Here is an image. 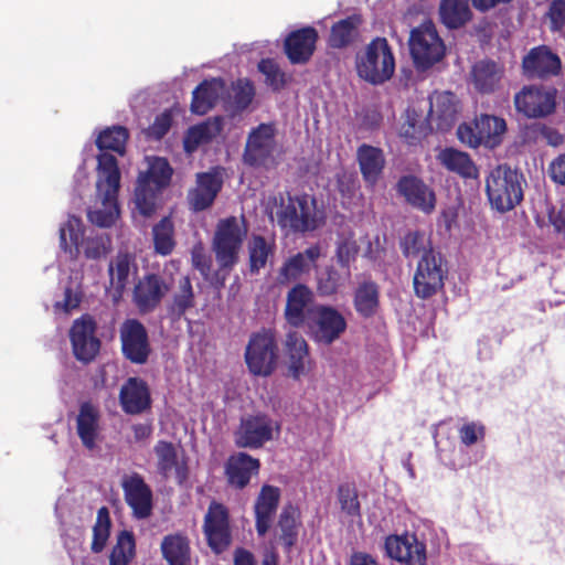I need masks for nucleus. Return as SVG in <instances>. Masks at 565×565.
<instances>
[{
    "label": "nucleus",
    "instance_id": "nucleus-1",
    "mask_svg": "<svg viewBox=\"0 0 565 565\" xmlns=\"http://www.w3.org/2000/svg\"><path fill=\"white\" fill-rule=\"evenodd\" d=\"M486 195L491 210L505 214L524 200L527 186L523 171L504 162L492 168L486 177Z\"/></svg>",
    "mask_w": 565,
    "mask_h": 565
},
{
    "label": "nucleus",
    "instance_id": "nucleus-2",
    "mask_svg": "<svg viewBox=\"0 0 565 565\" xmlns=\"http://www.w3.org/2000/svg\"><path fill=\"white\" fill-rule=\"evenodd\" d=\"M120 171L114 156L106 154L98 159V180L96 195L102 200L104 209H88V221L100 227H111L119 216L118 193L120 188Z\"/></svg>",
    "mask_w": 565,
    "mask_h": 565
},
{
    "label": "nucleus",
    "instance_id": "nucleus-3",
    "mask_svg": "<svg viewBox=\"0 0 565 565\" xmlns=\"http://www.w3.org/2000/svg\"><path fill=\"white\" fill-rule=\"evenodd\" d=\"M60 247L68 253L71 259H77L83 247L87 259L99 260L111 249V238L106 233H94L85 236V226L82 218L70 214L66 223L60 227Z\"/></svg>",
    "mask_w": 565,
    "mask_h": 565
},
{
    "label": "nucleus",
    "instance_id": "nucleus-4",
    "mask_svg": "<svg viewBox=\"0 0 565 565\" xmlns=\"http://www.w3.org/2000/svg\"><path fill=\"white\" fill-rule=\"evenodd\" d=\"M358 76L372 84L382 85L390 81L395 72V57L385 38H374L355 56Z\"/></svg>",
    "mask_w": 565,
    "mask_h": 565
},
{
    "label": "nucleus",
    "instance_id": "nucleus-5",
    "mask_svg": "<svg viewBox=\"0 0 565 565\" xmlns=\"http://www.w3.org/2000/svg\"><path fill=\"white\" fill-rule=\"evenodd\" d=\"M173 169L167 158L153 157L146 172H141L135 190L136 207L143 217L156 212L158 195L170 185Z\"/></svg>",
    "mask_w": 565,
    "mask_h": 565
},
{
    "label": "nucleus",
    "instance_id": "nucleus-6",
    "mask_svg": "<svg viewBox=\"0 0 565 565\" xmlns=\"http://www.w3.org/2000/svg\"><path fill=\"white\" fill-rule=\"evenodd\" d=\"M408 45L413 64L420 72L431 68L446 55V45L431 20L412 29Z\"/></svg>",
    "mask_w": 565,
    "mask_h": 565
},
{
    "label": "nucleus",
    "instance_id": "nucleus-7",
    "mask_svg": "<svg viewBox=\"0 0 565 565\" xmlns=\"http://www.w3.org/2000/svg\"><path fill=\"white\" fill-rule=\"evenodd\" d=\"M307 328L315 343L331 345L347 331L348 321L335 306L317 303L308 310Z\"/></svg>",
    "mask_w": 565,
    "mask_h": 565
},
{
    "label": "nucleus",
    "instance_id": "nucleus-8",
    "mask_svg": "<svg viewBox=\"0 0 565 565\" xmlns=\"http://www.w3.org/2000/svg\"><path fill=\"white\" fill-rule=\"evenodd\" d=\"M444 255L433 247L429 242L428 249L420 256L413 277V287L416 297L429 299L440 291L448 276Z\"/></svg>",
    "mask_w": 565,
    "mask_h": 565
},
{
    "label": "nucleus",
    "instance_id": "nucleus-9",
    "mask_svg": "<svg viewBox=\"0 0 565 565\" xmlns=\"http://www.w3.org/2000/svg\"><path fill=\"white\" fill-rule=\"evenodd\" d=\"M278 344L273 333L254 332L245 348L244 359L248 372L258 377L271 376L278 366Z\"/></svg>",
    "mask_w": 565,
    "mask_h": 565
},
{
    "label": "nucleus",
    "instance_id": "nucleus-10",
    "mask_svg": "<svg viewBox=\"0 0 565 565\" xmlns=\"http://www.w3.org/2000/svg\"><path fill=\"white\" fill-rule=\"evenodd\" d=\"M243 233L235 216L220 220L213 241L212 250L221 270L231 271L239 260Z\"/></svg>",
    "mask_w": 565,
    "mask_h": 565
},
{
    "label": "nucleus",
    "instance_id": "nucleus-11",
    "mask_svg": "<svg viewBox=\"0 0 565 565\" xmlns=\"http://www.w3.org/2000/svg\"><path fill=\"white\" fill-rule=\"evenodd\" d=\"M557 89L553 86L524 85L513 97L515 110L530 119L545 118L556 109Z\"/></svg>",
    "mask_w": 565,
    "mask_h": 565
},
{
    "label": "nucleus",
    "instance_id": "nucleus-12",
    "mask_svg": "<svg viewBox=\"0 0 565 565\" xmlns=\"http://www.w3.org/2000/svg\"><path fill=\"white\" fill-rule=\"evenodd\" d=\"M97 322L89 313L75 319L70 328L68 337L75 359L83 364H89L98 355L102 347L96 335Z\"/></svg>",
    "mask_w": 565,
    "mask_h": 565
},
{
    "label": "nucleus",
    "instance_id": "nucleus-13",
    "mask_svg": "<svg viewBox=\"0 0 565 565\" xmlns=\"http://www.w3.org/2000/svg\"><path fill=\"white\" fill-rule=\"evenodd\" d=\"M122 356L132 364L143 365L148 362L152 349L148 330L138 319H126L119 329Z\"/></svg>",
    "mask_w": 565,
    "mask_h": 565
},
{
    "label": "nucleus",
    "instance_id": "nucleus-14",
    "mask_svg": "<svg viewBox=\"0 0 565 565\" xmlns=\"http://www.w3.org/2000/svg\"><path fill=\"white\" fill-rule=\"evenodd\" d=\"M280 431V423L267 413L258 412L241 419L236 434V445L242 448L258 449L273 440L274 430Z\"/></svg>",
    "mask_w": 565,
    "mask_h": 565
},
{
    "label": "nucleus",
    "instance_id": "nucleus-15",
    "mask_svg": "<svg viewBox=\"0 0 565 565\" xmlns=\"http://www.w3.org/2000/svg\"><path fill=\"white\" fill-rule=\"evenodd\" d=\"M203 532L207 545L215 554L225 552L232 543L230 511L221 502L212 501L204 516Z\"/></svg>",
    "mask_w": 565,
    "mask_h": 565
},
{
    "label": "nucleus",
    "instance_id": "nucleus-16",
    "mask_svg": "<svg viewBox=\"0 0 565 565\" xmlns=\"http://www.w3.org/2000/svg\"><path fill=\"white\" fill-rule=\"evenodd\" d=\"M522 74L527 79H548L562 71L559 56L546 45L532 47L522 58Z\"/></svg>",
    "mask_w": 565,
    "mask_h": 565
},
{
    "label": "nucleus",
    "instance_id": "nucleus-17",
    "mask_svg": "<svg viewBox=\"0 0 565 565\" xmlns=\"http://www.w3.org/2000/svg\"><path fill=\"white\" fill-rule=\"evenodd\" d=\"M223 167L215 166L209 171L196 173V188L188 193L191 210L202 212L213 205L223 188Z\"/></svg>",
    "mask_w": 565,
    "mask_h": 565
},
{
    "label": "nucleus",
    "instance_id": "nucleus-18",
    "mask_svg": "<svg viewBox=\"0 0 565 565\" xmlns=\"http://www.w3.org/2000/svg\"><path fill=\"white\" fill-rule=\"evenodd\" d=\"M121 487L125 501L132 511L136 520H146L153 512V492L143 477L138 472H132L125 477Z\"/></svg>",
    "mask_w": 565,
    "mask_h": 565
},
{
    "label": "nucleus",
    "instance_id": "nucleus-19",
    "mask_svg": "<svg viewBox=\"0 0 565 565\" xmlns=\"http://www.w3.org/2000/svg\"><path fill=\"white\" fill-rule=\"evenodd\" d=\"M507 131L503 118L481 114L469 122H462L457 128L459 141H498Z\"/></svg>",
    "mask_w": 565,
    "mask_h": 565
},
{
    "label": "nucleus",
    "instance_id": "nucleus-20",
    "mask_svg": "<svg viewBox=\"0 0 565 565\" xmlns=\"http://www.w3.org/2000/svg\"><path fill=\"white\" fill-rule=\"evenodd\" d=\"M395 189L416 210L430 214L436 207V194L423 179L415 174L402 175Z\"/></svg>",
    "mask_w": 565,
    "mask_h": 565
},
{
    "label": "nucleus",
    "instance_id": "nucleus-21",
    "mask_svg": "<svg viewBox=\"0 0 565 565\" xmlns=\"http://www.w3.org/2000/svg\"><path fill=\"white\" fill-rule=\"evenodd\" d=\"M319 34L316 28L307 25L291 31L284 41V53L294 65L307 64L317 49Z\"/></svg>",
    "mask_w": 565,
    "mask_h": 565
},
{
    "label": "nucleus",
    "instance_id": "nucleus-22",
    "mask_svg": "<svg viewBox=\"0 0 565 565\" xmlns=\"http://www.w3.org/2000/svg\"><path fill=\"white\" fill-rule=\"evenodd\" d=\"M321 256V247L312 244L302 252H298L286 258L278 270L277 281L285 286L291 282H300L301 278L309 275L312 267Z\"/></svg>",
    "mask_w": 565,
    "mask_h": 565
},
{
    "label": "nucleus",
    "instance_id": "nucleus-23",
    "mask_svg": "<svg viewBox=\"0 0 565 565\" xmlns=\"http://www.w3.org/2000/svg\"><path fill=\"white\" fill-rule=\"evenodd\" d=\"M119 405L127 415H139L152 406V397L148 383L138 376L128 377L121 385Z\"/></svg>",
    "mask_w": 565,
    "mask_h": 565
},
{
    "label": "nucleus",
    "instance_id": "nucleus-24",
    "mask_svg": "<svg viewBox=\"0 0 565 565\" xmlns=\"http://www.w3.org/2000/svg\"><path fill=\"white\" fill-rule=\"evenodd\" d=\"M459 100L451 92L435 93L430 97L428 120L437 131H449L457 120Z\"/></svg>",
    "mask_w": 565,
    "mask_h": 565
},
{
    "label": "nucleus",
    "instance_id": "nucleus-25",
    "mask_svg": "<svg viewBox=\"0 0 565 565\" xmlns=\"http://www.w3.org/2000/svg\"><path fill=\"white\" fill-rule=\"evenodd\" d=\"M281 491L278 487L265 483L254 504L255 529L259 537L265 536L279 507Z\"/></svg>",
    "mask_w": 565,
    "mask_h": 565
},
{
    "label": "nucleus",
    "instance_id": "nucleus-26",
    "mask_svg": "<svg viewBox=\"0 0 565 565\" xmlns=\"http://www.w3.org/2000/svg\"><path fill=\"white\" fill-rule=\"evenodd\" d=\"M312 289L303 284H295L287 292L284 316L292 328H300L307 323L308 306L313 301Z\"/></svg>",
    "mask_w": 565,
    "mask_h": 565
},
{
    "label": "nucleus",
    "instance_id": "nucleus-27",
    "mask_svg": "<svg viewBox=\"0 0 565 565\" xmlns=\"http://www.w3.org/2000/svg\"><path fill=\"white\" fill-rule=\"evenodd\" d=\"M226 94L228 90L223 78L204 79L192 92L190 109L195 115H205L220 99H224Z\"/></svg>",
    "mask_w": 565,
    "mask_h": 565
},
{
    "label": "nucleus",
    "instance_id": "nucleus-28",
    "mask_svg": "<svg viewBox=\"0 0 565 565\" xmlns=\"http://www.w3.org/2000/svg\"><path fill=\"white\" fill-rule=\"evenodd\" d=\"M260 461L247 452L241 451L228 457L225 462V476L228 484L236 489L246 488L253 475H257Z\"/></svg>",
    "mask_w": 565,
    "mask_h": 565
},
{
    "label": "nucleus",
    "instance_id": "nucleus-29",
    "mask_svg": "<svg viewBox=\"0 0 565 565\" xmlns=\"http://www.w3.org/2000/svg\"><path fill=\"white\" fill-rule=\"evenodd\" d=\"M168 290L163 279L157 274H148L145 282H139L134 289V302L141 313L152 312L161 302Z\"/></svg>",
    "mask_w": 565,
    "mask_h": 565
},
{
    "label": "nucleus",
    "instance_id": "nucleus-30",
    "mask_svg": "<svg viewBox=\"0 0 565 565\" xmlns=\"http://www.w3.org/2000/svg\"><path fill=\"white\" fill-rule=\"evenodd\" d=\"M380 286L370 276L359 281L352 294V303L356 315L369 320L380 310Z\"/></svg>",
    "mask_w": 565,
    "mask_h": 565
},
{
    "label": "nucleus",
    "instance_id": "nucleus-31",
    "mask_svg": "<svg viewBox=\"0 0 565 565\" xmlns=\"http://www.w3.org/2000/svg\"><path fill=\"white\" fill-rule=\"evenodd\" d=\"M284 352L288 358V370L294 380H299L306 372V361L309 358V344L296 330L287 332L284 341Z\"/></svg>",
    "mask_w": 565,
    "mask_h": 565
},
{
    "label": "nucleus",
    "instance_id": "nucleus-32",
    "mask_svg": "<svg viewBox=\"0 0 565 565\" xmlns=\"http://www.w3.org/2000/svg\"><path fill=\"white\" fill-rule=\"evenodd\" d=\"M504 75V67L492 60L478 61L471 70L475 88L481 94L495 92Z\"/></svg>",
    "mask_w": 565,
    "mask_h": 565
},
{
    "label": "nucleus",
    "instance_id": "nucleus-33",
    "mask_svg": "<svg viewBox=\"0 0 565 565\" xmlns=\"http://www.w3.org/2000/svg\"><path fill=\"white\" fill-rule=\"evenodd\" d=\"M356 159L363 180L366 183L375 184L385 166V158L382 149L369 143H361L356 151Z\"/></svg>",
    "mask_w": 565,
    "mask_h": 565
},
{
    "label": "nucleus",
    "instance_id": "nucleus-34",
    "mask_svg": "<svg viewBox=\"0 0 565 565\" xmlns=\"http://www.w3.org/2000/svg\"><path fill=\"white\" fill-rule=\"evenodd\" d=\"M76 424L77 435L84 447L89 450L96 448V440L99 436V414L89 402L81 405Z\"/></svg>",
    "mask_w": 565,
    "mask_h": 565
},
{
    "label": "nucleus",
    "instance_id": "nucleus-35",
    "mask_svg": "<svg viewBox=\"0 0 565 565\" xmlns=\"http://www.w3.org/2000/svg\"><path fill=\"white\" fill-rule=\"evenodd\" d=\"M438 159L448 171L455 172L463 179L479 177V169L467 152L447 147L439 152Z\"/></svg>",
    "mask_w": 565,
    "mask_h": 565
},
{
    "label": "nucleus",
    "instance_id": "nucleus-36",
    "mask_svg": "<svg viewBox=\"0 0 565 565\" xmlns=\"http://www.w3.org/2000/svg\"><path fill=\"white\" fill-rule=\"evenodd\" d=\"M360 246L354 238V233H338L334 242V255L332 259L343 270L347 278L351 277L352 265L358 260Z\"/></svg>",
    "mask_w": 565,
    "mask_h": 565
},
{
    "label": "nucleus",
    "instance_id": "nucleus-37",
    "mask_svg": "<svg viewBox=\"0 0 565 565\" xmlns=\"http://www.w3.org/2000/svg\"><path fill=\"white\" fill-rule=\"evenodd\" d=\"M361 23V18L356 14L347 17L332 24L328 38V45L331 49H345L351 45L356 35Z\"/></svg>",
    "mask_w": 565,
    "mask_h": 565
},
{
    "label": "nucleus",
    "instance_id": "nucleus-38",
    "mask_svg": "<svg viewBox=\"0 0 565 565\" xmlns=\"http://www.w3.org/2000/svg\"><path fill=\"white\" fill-rule=\"evenodd\" d=\"M347 279L333 264L316 268V292L321 298H332L339 294Z\"/></svg>",
    "mask_w": 565,
    "mask_h": 565
},
{
    "label": "nucleus",
    "instance_id": "nucleus-39",
    "mask_svg": "<svg viewBox=\"0 0 565 565\" xmlns=\"http://www.w3.org/2000/svg\"><path fill=\"white\" fill-rule=\"evenodd\" d=\"M439 15L448 29L463 26L472 18L469 0H441Z\"/></svg>",
    "mask_w": 565,
    "mask_h": 565
},
{
    "label": "nucleus",
    "instance_id": "nucleus-40",
    "mask_svg": "<svg viewBox=\"0 0 565 565\" xmlns=\"http://www.w3.org/2000/svg\"><path fill=\"white\" fill-rule=\"evenodd\" d=\"M298 516V508L288 503L282 508L278 518L277 525L280 530L279 540L282 543L284 550L288 553L298 542V527L300 524L297 521Z\"/></svg>",
    "mask_w": 565,
    "mask_h": 565
},
{
    "label": "nucleus",
    "instance_id": "nucleus-41",
    "mask_svg": "<svg viewBox=\"0 0 565 565\" xmlns=\"http://www.w3.org/2000/svg\"><path fill=\"white\" fill-rule=\"evenodd\" d=\"M163 558L169 565H186L190 561L189 541L181 534H169L161 542Z\"/></svg>",
    "mask_w": 565,
    "mask_h": 565
},
{
    "label": "nucleus",
    "instance_id": "nucleus-42",
    "mask_svg": "<svg viewBox=\"0 0 565 565\" xmlns=\"http://www.w3.org/2000/svg\"><path fill=\"white\" fill-rule=\"evenodd\" d=\"M195 306V295L191 279L188 276L179 281V292L172 297V302L167 306L168 316L172 320H180L188 310Z\"/></svg>",
    "mask_w": 565,
    "mask_h": 565
},
{
    "label": "nucleus",
    "instance_id": "nucleus-43",
    "mask_svg": "<svg viewBox=\"0 0 565 565\" xmlns=\"http://www.w3.org/2000/svg\"><path fill=\"white\" fill-rule=\"evenodd\" d=\"M434 127L428 118L417 113L414 108H407L405 111V120L401 126L399 135L406 139L419 141L426 138Z\"/></svg>",
    "mask_w": 565,
    "mask_h": 565
},
{
    "label": "nucleus",
    "instance_id": "nucleus-44",
    "mask_svg": "<svg viewBox=\"0 0 565 565\" xmlns=\"http://www.w3.org/2000/svg\"><path fill=\"white\" fill-rule=\"evenodd\" d=\"M136 555V539L130 530L117 534V541L109 555V565H129Z\"/></svg>",
    "mask_w": 565,
    "mask_h": 565
},
{
    "label": "nucleus",
    "instance_id": "nucleus-45",
    "mask_svg": "<svg viewBox=\"0 0 565 565\" xmlns=\"http://www.w3.org/2000/svg\"><path fill=\"white\" fill-rule=\"evenodd\" d=\"M274 248L268 244L266 237L260 234H254L248 243V262L252 275H258L264 268Z\"/></svg>",
    "mask_w": 565,
    "mask_h": 565
},
{
    "label": "nucleus",
    "instance_id": "nucleus-46",
    "mask_svg": "<svg viewBox=\"0 0 565 565\" xmlns=\"http://www.w3.org/2000/svg\"><path fill=\"white\" fill-rule=\"evenodd\" d=\"M111 527L113 521L110 511L106 505H103L97 510L96 522L93 526V540L90 544L93 553L99 554L105 550L111 533Z\"/></svg>",
    "mask_w": 565,
    "mask_h": 565
},
{
    "label": "nucleus",
    "instance_id": "nucleus-47",
    "mask_svg": "<svg viewBox=\"0 0 565 565\" xmlns=\"http://www.w3.org/2000/svg\"><path fill=\"white\" fill-rule=\"evenodd\" d=\"M153 245L157 254L170 255L175 246L173 239V224L170 216L162 217L152 227Z\"/></svg>",
    "mask_w": 565,
    "mask_h": 565
},
{
    "label": "nucleus",
    "instance_id": "nucleus-48",
    "mask_svg": "<svg viewBox=\"0 0 565 565\" xmlns=\"http://www.w3.org/2000/svg\"><path fill=\"white\" fill-rule=\"evenodd\" d=\"M131 262L132 257L130 254L118 253V255L116 256V267H114L113 262L108 266L110 284L114 286L118 297H121L126 288L130 273Z\"/></svg>",
    "mask_w": 565,
    "mask_h": 565
},
{
    "label": "nucleus",
    "instance_id": "nucleus-49",
    "mask_svg": "<svg viewBox=\"0 0 565 565\" xmlns=\"http://www.w3.org/2000/svg\"><path fill=\"white\" fill-rule=\"evenodd\" d=\"M430 239L425 238V233L420 230H408L399 238V248L405 258H414L424 254L428 249Z\"/></svg>",
    "mask_w": 565,
    "mask_h": 565
},
{
    "label": "nucleus",
    "instance_id": "nucleus-50",
    "mask_svg": "<svg viewBox=\"0 0 565 565\" xmlns=\"http://www.w3.org/2000/svg\"><path fill=\"white\" fill-rule=\"evenodd\" d=\"M337 497L343 513L350 518H361V504L354 483L344 482L339 484Z\"/></svg>",
    "mask_w": 565,
    "mask_h": 565
},
{
    "label": "nucleus",
    "instance_id": "nucleus-51",
    "mask_svg": "<svg viewBox=\"0 0 565 565\" xmlns=\"http://www.w3.org/2000/svg\"><path fill=\"white\" fill-rule=\"evenodd\" d=\"M153 450L158 458V473L163 478H168L178 461V454L174 445L171 441L159 440Z\"/></svg>",
    "mask_w": 565,
    "mask_h": 565
},
{
    "label": "nucleus",
    "instance_id": "nucleus-52",
    "mask_svg": "<svg viewBox=\"0 0 565 565\" xmlns=\"http://www.w3.org/2000/svg\"><path fill=\"white\" fill-rule=\"evenodd\" d=\"M258 71L265 76L266 85L274 92L281 90L288 82L286 73L273 58H262L258 63Z\"/></svg>",
    "mask_w": 565,
    "mask_h": 565
},
{
    "label": "nucleus",
    "instance_id": "nucleus-53",
    "mask_svg": "<svg viewBox=\"0 0 565 565\" xmlns=\"http://www.w3.org/2000/svg\"><path fill=\"white\" fill-rule=\"evenodd\" d=\"M275 143H245L243 161L252 168H260L267 164L271 157Z\"/></svg>",
    "mask_w": 565,
    "mask_h": 565
},
{
    "label": "nucleus",
    "instance_id": "nucleus-54",
    "mask_svg": "<svg viewBox=\"0 0 565 565\" xmlns=\"http://www.w3.org/2000/svg\"><path fill=\"white\" fill-rule=\"evenodd\" d=\"M173 121V110L164 109L154 117L152 124L143 130V134L149 139L161 140L171 129Z\"/></svg>",
    "mask_w": 565,
    "mask_h": 565
},
{
    "label": "nucleus",
    "instance_id": "nucleus-55",
    "mask_svg": "<svg viewBox=\"0 0 565 565\" xmlns=\"http://www.w3.org/2000/svg\"><path fill=\"white\" fill-rule=\"evenodd\" d=\"M409 539L408 548L404 550V564L405 565H426L427 564V551L426 543L419 541L415 533H408Z\"/></svg>",
    "mask_w": 565,
    "mask_h": 565
},
{
    "label": "nucleus",
    "instance_id": "nucleus-56",
    "mask_svg": "<svg viewBox=\"0 0 565 565\" xmlns=\"http://www.w3.org/2000/svg\"><path fill=\"white\" fill-rule=\"evenodd\" d=\"M232 88L234 92L233 104L235 108L237 110L246 109L252 104L255 96V88L253 83L247 78H239L233 83Z\"/></svg>",
    "mask_w": 565,
    "mask_h": 565
},
{
    "label": "nucleus",
    "instance_id": "nucleus-57",
    "mask_svg": "<svg viewBox=\"0 0 565 565\" xmlns=\"http://www.w3.org/2000/svg\"><path fill=\"white\" fill-rule=\"evenodd\" d=\"M408 532L402 535L391 534L385 539L384 551L385 555L394 561L404 563V550L409 546Z\"/></svg>",
    "mask_w": 565,
    "mask_h": 565
},
{
    "label": "nucleus",
    "instance_id": "nucleus-58",
    "mask_svg": "<svg viewBox=\"0 0 565 565\" xmlns=\"http://www.w3.org/2000/svg\"><path fill=\"white\" fill-rule=\"evenodd\" d=\"M222 129V120L215 118L213 122H204L193 126L183 141H210Z\"/></svg>",
    "mask_w": 565,
    "mask_h": 565
},
{
    "label": "nucleus",
    "instance_id": "nucleus-59",
    "mask_svg": "<svg viewBox=\"0 0 565 565\" xmlns=\"http://www.w3.org/2000/svg\"><path fill=\"white\" fill-rule=\"evenodd\" d=\"M308 195H297L296 203L298 204V232L305 233L316 228V222L311 209L308 203Z\"/></svg>",
    "mask_w": 565,
    "mask_h": 565
},
{
    "label": "nucleus",
    "instance_id": "nucleus-60",
    "mask_svg": "<svg viewBox=\"0 0 565 565\" xmlns=\"http://www.w3.org/2000/svg\"><path fill=\"white\" fill-rule=\"evenodd\" d=\"M278 222L281 226H289L294 232H298V204L296 196L288 199V204L278 212Z\"/></svg>",
    "mask_w": 565,
    "mask_h": 565
},
{
    "label": "nucleus",
    "instance_id": "nucleus-61",
    "mask_svg": "<svg viewBox=\"0 0 565 565\" xmlns=\"http://www.w3.org/2000/svg\"><path fill=\"white\" fill-rule=\"evenodd\" d=\"M486 435V428L482 424L475 422L462 425L459 429L460 441L465 446H472L477 444L479 439H483Z\"/></svg>",
    "mask_w": 565,
    "mask_h": 565
},
{
    "label": "nucleus",
    "instance_id": "nucleus-62",
    "mask_svg": "<svg viewBox=\"0 0 565 565\" xmlns=\"http://www.w3.org/2000/svg\"><path fill=\"white\" fill-rule=\"evenodd\" d=\"M546 214L548 224L553 226L554 232L557 234L565 232V209L564 205L557 207L552 202H545Z\"/></svg>",
    "mask_w": 565,
    "mask_h": 565
},
{
    "label": "nucleus",
    "instance_id": "nucleus-63",
    "mask_svg": "<svg viewBox=\"0 0 565 565\" xmlns=\"http://www.w3.org/2000/svg\"><path fill=\"white\" fill-rule=\"evenodd\" d=\"M129 138V130L125 126L114 125L100 130L95 141H128Z\"/></svg>",
    "mask_w": 565,
    "mask_h": 565
},
{
    "label": "nucleus",
    "instance_id": "nucleus-64",
    "mask_svg": "<svg viewBox=\"0 0 565 565\" xmlns=\"http://www.w3.org/2000/svg\"><path fill=\"white\" fill-rule=\"evenodd\" d=\"M548 15L552 30H562L565 25V0H554L550 7Z\"/></svg>",
    "mask_w": 565,
    "mask_h": 565
}]
</instances>
